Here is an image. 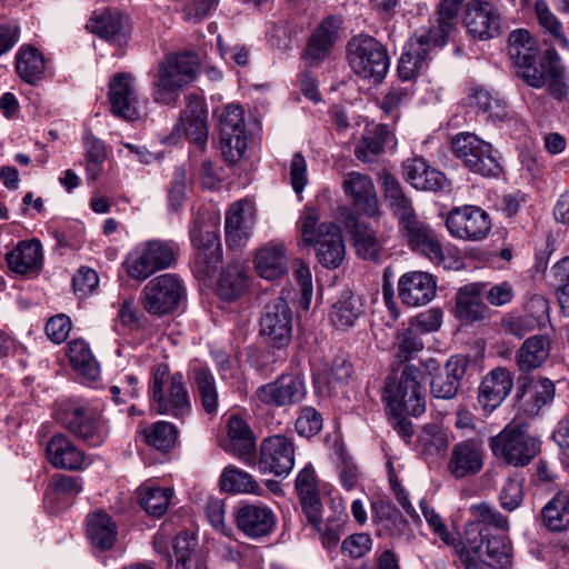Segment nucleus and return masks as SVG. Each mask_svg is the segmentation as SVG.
<instances>
[{"mask_svg": "<svg viewBox=\"0 0 569 569\" xmlns=\"http://www.w3.org/2000/svg\"><path fill=\"white\" fill-rule=\"evenodd\" d=\"M423 372L413 365L405 366L400 375L387 378L383 399L392 415V427L406 441H410L415 430L411 421L401 417L403 413L421 416L426 410Z\"/></svg>", "mask_w": 569, "mask_h": 569, "instance_id": "1", "label": "nucleus"}, {"mask_svg": "<svg viewBox=\"0 0 569 569\" xmlns=\"http://www.w3.org/2000/svg\"><path fill=\"white\" fill-rule=\"evenodd\" d=\"M320 214L313 207H306L299 219L300 240L313 247L318 261L328 269L338 268L346 254L340 228L332 222L319 223Z\"/></svg>", "mask_w": 569, "mask_h": 569, "instance_id": "2", "label": "nucleus"}, {"mask_svg": "<svg viewBox=\"0 0 569 569\" xmlns=\"http://www.w3.org/2000/svg\"><path fill=\"white\" fill-rule=\"evenodd\" d=\"M152 406L160 415L183 419L191 412L189 392L180 372L170 373L167 363H159L152 370L150 382Z\"/></svg>", "mask_w": 569, "mask_h": 569, "instance_id": "3", "label": "nucleus"}, {"mask_svg": "<svg viewBox=\"0 0 569 569\" xmlns=\"http://www.w3.org/2000/svg\"><path fill=\"white\" fill-rule=\"evenodd\" d=\"M399 233L408 247L416 253L423 256L437 267L458 269L461 264L456 249L445 251L435 230L417 214L401 221Z\"/></svg>", "mask_w": 569, "mask_h": 569, "instance_id": "4", "label": "nucleus"}, {"mask_svg": "<svg viewBox=\"0 0 569 569\" xmlns=\"http://www.w3.org/2000/svg\"><path fill=\"white\" fill-rule=\"evenodd\" d=\"M198 70V60L193 53L166 57L159 64L157 80L153 82L154 101L162 104L176 102L182 88L196 79Z\"/></svg>", "mask_w": 569, "mask_h": 569, "instance_id": "5", "label": "nucleus"}, {"mask_svg": "<svg viewBox=\"0 0 569 569\" xmlns=\"http://www.w3.org/2000/svg\"><path fill=\"white\" fill-rule=\"evenodd\" d=\"M179 247L173 241L150 239L139 243L123 261L129 278L144 281L158 271L171 268Z\"/></svg>", "mask_w": 569, "mask_h": 569, "instance_id": "6", "label": "nucleus"}, {"mask_svg": "<svg viewBox=\"0 0 569 569\" xmlns=\"http://www.w3.org/2000/svg\"><path fill=\"white\" fill-rule=\"evenodd\" d=\"M347 60L351 70L362 79L381 82L390 66L388 51L371 36L353 37L347 44Z\"/></svg>", "mask_w": 569, "mask_h": 569, "instance_id": "7", "label": "nucleus"}, {"mask_svg": "<svg viewBox=\"0 0 569 569\" xmlns=\"http://www.w3.org/2000/svg\"><path fill=\"white\" fill-rule=\"evenodd\" d=\"M184 295L182 280L174 273H163L147 282L141 291L140 302L149 315L162 317L174 311Z\"/></svg>", "mask_w": 569, "mask_h": 569, "instance_id": "8", "label": "nucleus"}, {"mask_svg": "<svg viewBox=\"0 0 569 569\" xmlns=\"http://www.w3.org/2000/svg\"><path fill=\"white\" fill-rule=\"evenodd\" d=\"M493 456L507 463L527 466L539 452V442L518 426H507L500 433L489 439Z\"/></svg>", "mask_w": 569, "mask_h": 569, "instance_id": "9", "label": "nucleus"}, {"mask_svg": "<svg viewBox=\"0 0 569 569\" xmlns=\"http://www.w3.org/2000/svg\"><path fill=\"white\" fill-rule=\"evenodd\" d=\"M455 156L466 168L483 177L498 176L500 166L492 153L490 143L470 132L458 133L452 139Z\"/></svg>", "mask_w": 569, "mask_h": 569, "instance_id": "10", "label": "nucleus"}, {"mask_svg": "<svg viewBox=\"0 0 569 569\" xmlns=\"http://www.w3.org/2000/svg\"><path fill=\"white\" fill-rule=\"evenodd\" d=\"M63 427L89 447H100L108 437V427L100 412L91 407H73L60 417Z\"/></svg>", "mask_w": 569, "mask_h": 569, "instance_id": "11", "label": "nucleus"}, {"mask_svg": "<svg viewBox=\"0 0 569 569\" xmlns=\"http://www.w3.org/2000/svg\"><path fill=\"white\" fill-rule=\"evenodd\" d=\"M293 312L283 296L264 306L260 317V333L269 345L281 349L292 339Z\"/></svg>", "mask_w": 569, "mask_h": 569, "instance_id": "12", "label": "nucleus"}, {"mask_svg": "<svg viewBox=\"0 0 569 569\" xmlns=\"http://www.w3.org/2000/svg\"><path fill=\"white\" fill-rule=\"evenodd\" d=\"M448 232L456 239L480 241L491 230V219L487 211L477 206L453 208L446 218Z\"/></svg>", "mask_w": 569, "mask_h": 569, "instance_id": "13", "label": "nucleus"}, {"mask_svg": "<svg viewBox=\"0 0 569 569\" xmlns=\"http://www.w3.org/2000/svg\"><path fill=\"white\" fill-rule=\"evenodd\" d=\"M440 46L435 30H419L406 43L398 63L401 80L416 78L426 67L430 51Z\"/></svg>", "mask_w": 569, "mask_h": 569, "instance_id": "14", "label": "nucleus"}, {"mask_svg": "<svg viewBox=\"0 0 569 569\" xmlns=\"http://www.w3.org/2000/svg\"><path fill=\"white\" fill-rule=\"evenodd\" d=\"M220 146L224 159L238 161L247 149L243 110L238 104H228L219 119Z\"/></svg>", "mask_w": 569, "mask_h": 569, "instance_id": "15", "label": "nucleus"}, {"mask_svg": "<svg viewBox=\"0 0 569 569\" xmlns=\"http://www.w3.org/2000/svg\"><path fill=\"white\" fill-rule=\"evenodd\" d=\"M192 246L196 249L192 268L198 277H210L221 261V246L213 232L203 231V221L199 218L192 220L189 227Z\"/></svg>", "mask_w": 569, "mask_h": 569, "instance_id": "16", "label": "nucleus"}, {"mask_svg": "<svg viewBox=\"0 0 569 569\" xmlns=\"http://www.w3.org/2000/svg\"><path fill=\"white\" fill-rule=\"evenodd\" d=\"M306 395V381L299 373H282L274 381L259 387L256 392L260 402L273 407L297 405Z\"/></svg>", "mask_w": 569, "mask_h": 569, "instance_id": "17", "label": "nucleus"}, {"mask_svg": "<svg viewBox=\"0 0 569 569\" xmlns=\"http://www.w3.org/2000/svg\"><path fill=\"white\" fill-rule=\"evenodd\" d=\"M467 542L481 565L491 569H508L511 566L512 550L506 536L483 529L480 531L479 539L470 537V532H467Z\"/></svg>", "mask_w": 569, "mask_h": 569, "instance_id": "18", "label": "nucleus"}, {"mask_svg": "<svg viewBox=\"0 0 569 569\" xmlns=\"http://www.w3.org/2000/svg\"><path fill=\"white\" fill-rule=\"evenodd\" d=\"M257 222L256 204L248 199L233 202L226 212L224 233L231 249L243 247L252 236Z\"/></svg>", "mask_w": 569, "mask_h": 569, "instance_id": "19", "label": "nucleus"}, {"mask_svg": "<svg viewBox=\"0 0 569 569\" xmlns=\"http://www.w3.org/2000/svg\"><path fill=\"white\" fill-rule=\"evenodd\" d=\"M295 465V447L284 436L264 438L260 445L259 469L277 477L288 476Z\"/></svg>", "mask_w": 569, "mask_h": 569, "instance_id": "20", "label": "nucleus"}, {"mask_svg": "<svg viewBox=\"0 0 569 569\" xmlns=\"http://www.w3.org/2000/svg\"><path fill=\"white\" fill-rule=\"evenodd\" d=\"M465 24L472 37L486 40L500 34L501 17L491 2L472 0L466 8Z\"/></svg>", "mask_w": 569, "mask_h": 569, "instance_id": "21", "label": "nucleus"}, {"mask_svg": "<svg viewBox=\"0 0 569 569\" xmlns=\"http://www.w3.org/2000/svg\"><path fill=\"white\" fill-rule=\"evenodd\" d=\"M237 528L248 538L259 539L269 535L274 525L273 511L261 503H243L233 512Z\"/></svg>", "mask_w": 569, "mask_h": 569, "instance_id": "22", "label": "nucleus"}, {"mask_svg": "<svg viewBox=\"0 0 569 569\" xmlns=\"http://www.w3.org/2000/svg\"><path fill=\"white\" fill-rule=\"evenodd\" d=\"M513 388V376L505 367L490 370L478 389V403L487 413L496 410L510 395Z\"/></svg>", "mask_w": 569, "mask_h": 569, "instance_id": "23", "label": "nucleus"}, {"mask_svg": "<svg viewBox=\"0 0 569 569\" xmlns=\"http://www.w3.org/2000/svg\"><path fill=\"white\" fill-rule=\"evenodd\" d=\"M111 112L124 120L140 118L139 102L133 78L128 73H117L109 83Z\"/></svg>", "mask_w": 569, "mask_h": 569, "instance_id": "24", "label": "nucleus"}, {"mask_svg": "<svg viewBox=\"0 0 569 569\" xmlns=\"http://www.w3.org/2000/svg\"><path fill=\"white\" fill-rule=\"evenodd\" d=\"M483 448L479 441L462 440L453 446L447 470L455 479L475 476L483 468Z\"/></svg>", "mask_w": 569, "mask_h": 569, "instance_id": "25", "label": "nucleus"}, {"mask_svg": "<svg viewBox=\"0 0 569 569\" xmlns=\"http://www.w3.org/2000/svg\"><path fill=\"white\" fill-rule=\"evenodd\" d=\"M341 20L335 16L326 17L310 36L302 59L308 66L317 67L327 59L338 38Z\"/></svg>", "mask_w": 569, "mask_h": 569, "instance_id": "26", "label": "nucleus"}, {"mask_svg": "<svg viewBox=\"0 0 569 569\" xmlns=\"http://www.w3.org/2000/svg\"><path fill=\"white\" fill-rule=\"evenodd\" d=\"M207 117L208 112L203 100L198 96L189 94L187 108L179 122L176 123L174 130L180 133L182 128L187 139L202 149L208 141L209 133Z\"/></svg>", "mask_w": 569, "mask_h": 569, "instance_id": "27", "label": "nucleus"}, {"mask_svg": "<svg viewBox=\"0 0 569 569\" xmlns=\"http://www.w3.org/2000/svg\"><path fill=\"white\" fill-rule=\"evenodd\" d=\"M436 289L433 276L423 271L407 272L398 282L399 298L409 307L427 305L435 297Z\"/></svg>", "mask_w": 569, "mask_h": 569, "instance_id": "28", "label": "nucleus"}, {"mask_svg": "<svg viewBox=\"0 0 569 569\" xmlns=\"http://www.w3.org/2000/svg\"><path fill=\"white\" fill-rule=\"evenodd\" d=\"M87 29L119 46L127 41L130 32L127 17L110 9L94 11L87 23Z\"/></svg>", "mask_w": 569, "mask_h": 569, "instance_id": "29", "label": "nucleus"}, {"mask_svg": "<svg viewBox=\"0 0 569 569\" xmlns=\"http://www.w3.org/2000/svg\"><path fill=\"white\" fill-rule=\"evenodd\" d=\"M518 396L523 399L525 411L536 416L542 407L553 400L556 387L549 378L537 376L519 385Z\"/></svg>", "mask_w": 569, "mask_h": 569, "instance_id": "30", "label": "nucleus"}, {"mask_svg": "<svg viewBox=\"0 0 569 569\" xmlns=\"http://www.w3.org/2000/svg\"><path fill=\"white\" fill-rule=\"evenodd\" d=\"M345 192L353 206L369 217L378 212V198L371 179L359 172H350L343 181Z\"/></svg>", "mask_w": 569, "mask_h": 569, "instance_id": "31", "label": "nucleus"}, {"mask_svg": "<svg viewBox=\"0 0 569 569\" xmlns=\"http://www.w3.org/2000/svg\"><path fill=\"white\" fill-rule=\"evenodd\" d=\"M254 269L267 280H276L288 271L287 248L281 242H269L254 256Z\"/></svg>", "mask_w": 569, "mask_h": 569, "instance_id": "32", "label": "nucleus"}, {"mask_svg": "<svg viewBox=\"0 0 569 569\" xmlns=\"http://www.w3.org/2000/svg\"><path fill=\"white\" fill-rule=\"evenodd\" d=\"M47 457L52 466L60 469L80 470L86 466L84 452L62 433L51 438L47 446Z\"/></svg>", "mask_w": 569, "mask_h": 569, "instance_id": "33", "label": "nucleus"}, {"mask_svg": "<svg viewBox=\"0 0 569 569\" xmlns=\"http://www.w3.org/2000/svg\"><path fill=\"white\" fill-rule=\"evenodd\" d=\"M551 342L545 335L527 338L515 353V362L521 372L539 369L550 357Z\"/></svg>", "mask_w": 569, "mask_h": 569, "instance_id": "34", "label": "nucleus"}, {"mask_svg": "<svg viewBox=\"0 0 569 569\" xmlns=\"http://www.w3.org/2000/svg\"><path fill=\"white\" fill-rule=\"evenodd\" d=\"M43 254L39 240L21 241L7 253L10 270L19 274L38 273L42 268Z\"/></svg>", "mask_w": 569, "mask_h": 569, "instance_id": "35", "label": "nucleus"}, {"mask_svg": "<svg viewBox=\"0 0 569 569\" xmlns=\"http://www.w3.org/2000/svg\"><path fill=\"white\" fill-rule=\"evenodd\" d=\"M402 168L406 180L418 190L437 191L446 182L443 173L430 167L422 158L407 159Z\"/></svg>", "mask_w": 569, "mask_h": 569, "instance_id": "36", "label": "nucleus"}, {"mask_svg": "<svg viewBox=\"0 0 569 569\" xmlns=\"http://www.w3.org/2000/svg\"><path fill=\"white\" fill-rule=\"evenodd\" d=\"M466 372V363L459 358H450L445 369L435 373L430 381L432 397L449 400L456 397L460 380Z\"/></svg>", "mask_w": 569, "mask_h": 569, "instance_id": "37", "label": "nucleus"}, {"mask_svg": "<svg viewBox=\"0 0 569 569\" xmlns=\"http://www.w3.org/2000/svg\"><path fill=\"white\" fill-rule=\"evenodd\" d=\"M228 437V451L248 463L254 459L256 439L251 429L242 418L238 416H231L229 418Z\"/></svg>", "mask_w": 569, "mask_h": 569, "instance_id": "38", "label": "nucleus"}, {"mask_svg": "<svg viewBox=\"0 0 569 569\" xmlns=\"http://www.w3.org/2000/svg\"><path fill=\"white\" fill-rule=\"evenodd\" d=\"M249 288L248 269L241 262L229 263L220 273L217 293L224 301L239 299Z\"/></svg>", "mask_w": 569, "mask_h": 569, "instance_id": "39", "label": "nucleus"}, {"mask_svg": "<svg viewBox=\"0 0 569 569\" xmlns=\"http://www.w3.org/2000/svg\"><path fill=\"white\" fill-rule=\"evenodd\" d=\"M117 535V525L108 513L99 510L88 515L87 537L94 549L100 551L111 549Z\"/></svg>", "mask_w": 569, "mask_h": 569, "instance_id": "40", "label": "nucleus"}, {"mask_svg": "<svg viewBox=\"0 0 569 569\" xmlns=\"http://www.w3.org/2000/svg\"><path fill=\"white\" fill-rule=\"evenodd\" d=\"M385 199L390 208L392 214L398 220V226L401 221L410 219L416 216L411 200L405 194L400 182L389 172H383L381 176Z\"/></svg>", "mask_w": 569, "mask_h": 569, "instance_id": "41", "label": "nucleus"}, {"mask_svg": "<svg viewBox=\"0 0 569 569\" xmlns=\"http://www.w3.org/2000/svg\"><path fill=\"white\" fill-rule=\"evenodd\" d=\"M542 525L551 532L569 529V492H557L541 509Z\"/></svg>", "mask_w": 569, "mask_h": 569, "instance_id": "42", "label": "nucleus"}, {"mask_svg": "<svg viewBox=\"0 0 569 569\" xmlns=\"http://www.w3.org/2000/svg\"><path fill=\"white\" fill-rule=\"evenodd\" d=\"M393 133L388 124H378L358 142L355 154L362 162H372L392 141Z\"/></svg>", "mask_w": 569, "mask_h": 569, "instance_id": "43", "label": "nucleus"}, {"mask_svg": "<svg viewBox=\"0 0 569 569\" xmlns=\"http://www.w3.org/2000/svg\"><path fill=\"white\" fill-rule=\"evenodd\" d=\"M468 103L478 113L481 112L493 121L508 119L506 102L482 87H475L470 90Z\"/></svg>", "mask_w": 569, "mask_h": 569, "instance_id": "44", "label": "nucleus"}, {"mask_svg": "<svg viewBox=\"0 0 569 569\" xmlns=\"http://www.w3.org/2000/svg\"><path fill=\"white\" fill-rule=\"evenodd\" d=\"M16 69L24 82L34 84L44 76L46 60L37 48L22 47L17 54Z\"/></svg>", "mask_w": 569, "mask_h": 569, "instance_id": "45", "label": "nucleus"}, {"mask_svg": "<svg viewBox=\"0 0 569 569\" xmlns=\"http://www.w3.org/2000/svg\"><path fill=\"white\" fill-rule=\"evenodd\" d=\"M458 317L466 321H477L485 317L487 306L483 303L478 284H467L459 289L456 297Z\"/></svg>", "mask_w": 569, "mask_h": 569, "instance_id": "46", "label": "nucleus"}, {"mask_svg": "<svg viewBox=\"0 0 569 569\" xmlns=\"http://www.w3.org/2000/svg\"><path fill=\"white\" fill-rule=\"evenodd\" d=\"M191 373L204 411L209 415L216 413L218 409V392L216 380L210 369L201 363H196L191 368Z\"/></svg>", "mask_w": 569, "mask_h": 569, "instance_id": "47", "label": "nucleus"}, {"mask_svg": "<svg viewBox=\"0 0 569 569\" xmlns=\"http://www.w3.org/2000/svg\"><path fill=\"white\" fill-rule=\"evenodd\" d=\"M470 512L473 518V522L470 525V528L467 531L470 532V537H472V533L476 532V537L479 539L480 531L483 529L492 532V528L503 531L508 530L509 528L508 519L502 516L496 508L485 502L471 506Z\"/></svg>", "mask_w": 569, "mask_h": 569, "instance_id": "48", "label": "nucleus"}, {"mask_svg": "<svg viewBox=\"0 0 569 569\" xmlns=\"http://www.w3.org/2000/svg\"><path fill=\"white\" fill-rule=\"evenodd\" d=\"M68 357L72 368L90 380H96L100 375L99 365L96 361L89 345L82 339H74L68 343Z\"/></svg>", "mask_w": 569, "mask_h": 569, "instance_id": "49", "label": "nucleus"}, {"mask_svg": "<svg viewBox=\"0 0 569 569\" xmlns=\"http://www.w3.org/2000/svg\"><path fill=\"white\" fill-rule=\"evenodd\" d=\"M362 313L363 303L361 298L346 291L332 307L331 321L338 328L353 327Z\"/></svg>", "mask_w": 569, "mask_h": 569, "instance_id": "50", "label": "nucleus"}, {"mask_svg": "<svg viewBox=\"0 0 569 569\" xmlns=\"http://www.w3.org/2000/svg\"><path fill=\"white\" fill-rule=\"evenodd\" d=\"M508 52L513 64H523L539 56L536 40L526 29L513 30L508 38Z\"/></svg>", "mask_w": 569, "mask_h": 569, "instance_id": "51", "label": "nucleus"}, {"mask_svg": "<svg viewBox=\"0 0 569 569\" xmlns=\"http://www.w3.org/2000/svg\"><path fill=\"white\" fill-rule=\"evenodd\" d=\"M350 232L358 256L369 260H377L379 258L381 244L372 228L362 221L356 220L351 226Z\"/></svg>", "mask_w": 569, "mask_h": 569, "instance_id": "52", "label": "nucleus"}, {"mask_svg": "<svg viewBox=\"0 0 569 569\" xmlns=\"http://www.w3.org/2000/svg\"><path fill=\"white\" fill-rule=\"evenodd\" d=\"M546 72L549 93L559 101L567 99L568 86L565 82V67L555 49L546 51Z\"/></svg>", "mask_w": 569, "mask_h": 569, "instance_id": "53", "label": "nucleus"}, {"mask_svg": "<svg viewBox=\"0 0 569 569\" xmlns=\"http://www.w3.org/2000/svg\"><path fill=\"white\" fill-rule=\"evenodd\" d=\"M535 12L539 26L547 32L563 50H569V40L566 37L562 22L550 10L546 1L535 2Z\"/></svg>", "mask_w": 569, "mask_h": 569, "instance_id": "54", "label": "nucleus"}, {"mask_svg": "<svg viewBox=\"0 0 569 569\" xmlns=\"http://www.w3.org/2000/svg\"><path fill=\"white\" fill-rule=\"evenodd\" d=\"M147 443L159 451L171 450L178 440V430L174 425L167 421H158L143 430Z\"/></svg>", "mask_w": 569, "mask_h": 569, "instance_id": "55", "label": "nucleus"}, {"mask_svg": "<svg viewBox=\"0 0 569 569\" xmlns=\"http://www.w3.org/2000/svg\"><path fill=\"white\" fill-rule=\"evenodd\" d=\"M220 486L224 491L237 493H256L259 488L250 473L234 466L224 468L220 477Z\"/></svg>", "mask_w": 569, "mask_h": 569, "instance_id": "56", "label": "nucleus"}, {"mask_svg": "<svg viewBox=\"0 0 569 569\" xmlns=\"http://www.w3.org/2000/svg\"><path fill=\"white\" fill-rule=\"evenodd\" d=\"M172 496L170 488L142 486L139 488V502L151 516L161 517L168 509Z\"/></svg>", "mask_w": 569, "mask_h": 569, "instance_id": "57", "label": "nucleus"}, {"mask_svg": "<svg viewBox=\"0 0 569 569\" xmlns=\"http://www.w3.org/2000/svg\"><path fill=\"white\" fill-rule=\"evenodd\" d=\"M372 518L391 536L400 535L407 525L401 512L387 501H378L372 505Z\"/></svg>", "mask_w": 569, "mask_h": 569, "instance_id": "58", "label": "nucleus"}, {"mask_svg": "<svg viewBox=\"0 0 569 569\" xmlns=\"http://www.w3.org/2000/svg\"><path fill=\"white\" fill-rule=\"evenodd\" d=\"M422 451L431 456H441L446 452L450 439L448 432L437 423L426 425L418 436Z\"/></svg>", "mask_w": 569, "mask_h": 569, "instance_id": "59", "label": "nucleus"}, {"mask_svg": "<svg viewBox=\"0 0 569 569\" xmlns=\"http://www.w3.org/2000/svg\"><path fill=\"white\" fill-rule=\"evenodd\" d=\"M395 357L405 362L413 358L423 349V342L419 333L411 327L399 330L393 343Z\"/></svg>", "mask_w": 569, "mask_h": 569, "instance_id": "60", "label": "nucleus"}, {"mask_svg": "<svg viewBox=\"0 0 569 569\" xmlns=\"http://www.w3.org/2000/svg\"><path fill=\"white\" fill-rule=\"evenodd\" d=\"M465 0H442L438 9V33L440 47L445 44L446 38L449 36L456 23L458 13Z\"/></svg>", "mask_w": 569, "mask_h": 569, "instance_id": "61", "label": "nucleus"}, {"mask_svg": "<svg viewBox=\"0 0 569 569\" xmlns=\"http://www.w3.org/2000/svg\"><path fill=\"white\" fill-rule=\"evenodd\" d=\"M197 546V539L193 533L181 531L173 540V553L176 562L173 569H190L189 562Z\"/></svg>", "mask_w": 569, "mask_h": 569, "instance_id": "62", "label": "nucleus"}, {"mask_svg": "<svg viewBox=\"0 0 569 569\" xmlns=\"http://www.w3.org/2000/svg\"><path fill=\"white\" fill-rule=\"evenodd\" d=\"M519 77L532 88H542L547 83L546 54L541 61L530 59L523 64H516Z\"/></svg>", "mask_w": 569, "mask_h": 569, "instance_id": "63", "label": "nucleus"}, {"mask_svg": "<svg viewBox=\"0 0 569 569\" xmlns=\"http://www.w3.org/2000/svg\"><path fill=\"white\" fill-rule=\"evenodd\" d=\"M525 313L542 329L550 323V307L548 299L540 293H530L523 305Z\"/></svg>", "mask_w": 569, "mask_h": 569, "instance_id": "64", "label": "nucleus"}]
</instances>
